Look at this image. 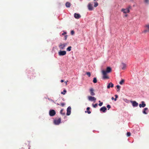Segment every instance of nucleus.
Masks as SVG:
<instances>
[{
  "instance_id": "14",
  "label": "nucleus",
  "mask_w": 149,
  "mask_h": 149,
  "mask_svg": "<svg viewBox=\"0 0 149 149\" xmlns=\"http://www.w3.org/2000/svg\"><path fill=\"white\" fill-rule=\"evenodd\" d=\"M131 102L132 103V105L133 107H135L138 106V104L136 101H132Z\"/></svg>"
},
{
  "instance_id": "45",
  "label": "nucleus",
  "mask_w": 149,
  "mask_h": 149,
  "mask_svg": "<svg viewBox=\"0 0 149 149\" xmlns=\"http://www.w3.org/2000/svg\"><path fill=\"white\" fill-rule=\"evenodd\" d=\"M127 15H125V17H127Z\"/></svg>"
},
{
  "instance_id": "15",
  "label": "nucleus",
  "mask_w": 149,
  "mask_h": 149,
  "mask_svg": "<svg viewBox=\"0 0 149 149\" xmlns=\"http://www.w3.org/2000/svg\"><path fill=\"white\" fill-rule=\"evenodd\" d=\"M111 69L110 67H107V68L106 70H105L106 72L109 73L111 71Z\"/></svg>"
},
{
  "instance_id": "28",
  "label": "nucleus",
  "mask_w": 149,
  "mask_h": 149,
  "mask_svg": "<svg viewBox=\"0 0 149 149\" xmlns=\"http://www.w3.org/2000/svg\"><path fill=\"white\" fill-rule=\"evenodd\" d=\"M86 74L88 75L89 77H90L91 76V73L89 72H86Z\"/></svg>"
},
{
  "instance_id": "35",
  "label": "nucleus",
  "mask_w": 149,
  "mask_h": 149,
  "mask_svg": "<svg viewBox=\"0 0 149 149\" xmlns=\"http://www.w3.org/2000/svg\"><path fill=\"white\" fill-rule=\"evenodd\" d=\"M102 104H103V102H101V103H100L98 104V105H99L100 106H102Z\"/></svg>"
},
{
  "instance_id": "21",
  "label": "nucleus",
  "mask_w": 149,
  "mask_h": 149,
  "mask_svg": "<svg viewBox=\"0 0 149 149\" xmlns=\"http://www.w3.org/2000/svg\"><path fill=\"white\" fill-rule=\"evenodd\" d=\"M72 47L71 46L69 47L67 49V50L68 51H70L71 50Z\"/></svg>"
},
{
  "instance_id": "37",
  "label": "nucleus",
  "mask_w": 149,
  "mask_h": 149,
  "mask_svg": "<svg viewBox=\"0 0 149 149\" xmlns=\"http://www.w3.org/2000/svg\"><path fill=\"white\" fill-rule=\"evenodd\" d=\"M67 37H68V36L67 35H65V38H64V39L65 40H66L67 38Z\"/></svg>"
},
{
  "instance_id": "47",
  "label": "nucleus",
  "mask_w": 149,
  "mask_h": 149,
  "mask_svg": "<svg viewBox=\"0 0 149 149\" xmlns=\"http://www.w3.org/2000/svg\"><path fill=\"white\" fill-rule=\"evenodd\" d=\"M29 149H30V148H29Z\"/></svg>"
},
{
  "instance_id": "32",
  "label": "nucleus",
  "mask_w": 149,
  "mask_h": 149,
  "mask_svg": "<svg viewBox=\"0 0 149 149\" xmlns=\"http://www.w3.org/2000/svg\"><path fill=\"white\" fill-rule=\"evenodd\" d=\"M111 106L110 105H108L107 106V107L108 108V109H109L111 108Z\"/></svg>"
},
{
  "instance_id": "11",
  "label": "nucleus",
  "mask_w": 149,
  "mask_h": 149,
  "mask_svg": "<svg viewBox=\"0 0 149 149\" xmlns=\"http://www.w3.org/2000/svg\"><path fill=\"white\" fill-rule=\"evenodd\" d=\"M88 8L90 10H92L93 9V7L91 3H89L88 6Z\"/></svg>"
},
{
  "instance_id": "16",
  "label": "nucleus",
  "mask_w": 149,
  "mask_h": 149,
  "mask_svg": "<svg viewBox=\"0 0 149 149\" xmlns=\"http://www.w3.org/2000/svg\"><path fill=\"white\" fill-rule=\"evenodd\" d=\"M107 109L105 107H103L100 108V111H102L103 112H104Z\"/></svg>"
},
{
  "instance_id": "7",
  "label": "nucleus",
  "mask_w": 149,
  "mask_h": 149,
  "mask_svg": "<svg viewBox=\"0 0 149 149\" xmlns=\"http://www.w3.org/2000/svg\"><path fill=\"white\" fill-rule=\"evenodd\" d=\"M71 108L70 107H69L67 109V115L68 116H69L70 115L71 113Z\"/></svg>"
},
{
  "instance_id": "29",
  "label": "nucleus",
  "mask_w": 149,
  "mask_h": 149,
  "mask_svg": "<svg viewBox=\"0 0 149 149\" xmlns=\"http://www.w3.org/2000/svg\"><path fill=\"white\" fill-rule=\"evenodd\" d=\"M131 135V134L130 132H127V136H129Z\"/></svg>"
},
{
  "instance_id": "22",
  "label": "nucleus",
  "mask_w": 149,
  "mask_h": 149,
  "mask_svg": "<svg viewBox=\"0 0 149 149\" xmlns=\"http://www.w3.org/2000/svg\"><path fill=\"white\" fill-rule=\"evenodd\" d=\"M125 81L124 79H122L121 80L119 84L120 85H122L124 83Z\"/></svg>"
},
{
  "instance_id": "42",
  "label": "nucleus",
  "mask_w": 149,
  "mask_h": 149,
  "mask_svg": "<svg viewBox=\"0 0 149 149\" xmlns=\"http://www.w3.org/2000/svg\"><path fill=\"white\" fill-rule=\"evenodd\" d=\"M148 31L147 30H145L144 31V32H147V31Z\"/></svg>"
},
{
  "instance_id": "10",
  "label": "nucleus",
  "mask_w": 149,
  "mask_h": 149,
  "mask_svg": "<svg viewBox=\"0 0 149 149\" xmlns=\"http://www.w3.org/2000/svg\"><path fill=\"white\" fill-rule=\"evenodd\" d=\"M74 17L76 19H79L80 18L81 16L80 14L78 13H75L74 14Z\"/></svg>"
},
{
  "instance_id": "1",
  "label": "nucleus",
  "mask_w": 149,
  "mask_h": 149,
  "mask_svg": "<svg viewBox=\"0 0 149 149\" xmlns=\"http://www.w3.org/2000/svg\"><path fill=\"white\" fill-rule=\"evenodd\" d=\"M102 72L103 75V78L104 79H109V77L107 75V73H108L106 72L104 70H102Z\"/></svg>"
},
{
  "instance_id": "31",
  "label": "nucleus",
  "mask_w": 149,
  "mask_h": 149,
  "mask_svg": "<svg viewBox=\"0 0 149 149\" xmlns=\"http://www.w3.org/2000/svg\"><path fill=\"white\" fill-rule=\"evenodd\" d=\"M74 33V32L73 30L71 31V34L72 35H73Z\"/></svg>"
},
{
  "instance_id": "8",
  "label": "nucleus",
  "mask_w": 149,
  "mask_h": 149,
  "mask_svg": "<svg viewBox=\"0 0 149 149\" xmlns=\"http://www.w3.org/2000/svg\"><path fill=\"white\" fill-rule=\"evenodd\" d=\"M88 100L91 101H95L96 100V98L94 97L89 96L88 97Z\"/></svg>"
},
{
  "instance_id": "23",
  "label": "nucleus",
  "mask_w": 149,
  "mask_h": 149,
  "mask_svg": "<svg viewBox=\"0 0 149 149\" xmlns=\"http://www.w3.org/2000/svg\"><path fill=\"white\" fill-rule=\"evenodd\" d=\"M97 79L95 77L93 78V82L94 83H95L97 82Z\"/></svg>"
},
{
  "instance_id": "3",
  "label": "nucleus",
  "mask_w": 149,
  "mask_h": 149,
  "mask_svg": "<svg viewBox=\"0 0 149 149\" xmlns=\"http://www.w3.org/2000/svg\"><path fill=\"white\" fill-rule=\"evenodd\" d=\"M67 45V44L65 43L64 44L61 43L59 45V47L60 49H63L65 48Z\"/></svg>"
},
{
  "instance_id": "6",
  "label": "nucleus",
  "mask_w": 149,
  "mask_h": 149,
  "mask_svg": "<svg viewBox=\"0 0 149 149\" xmlns=\"http://www.w3.org/2000/svg\"><path fill=\"white\" fill-rule=\"evenodd\" d=\"M66 52L65 51H60L58 52V55L60 56H64L66 54Z\"/></svg>"
},
{
  "instance_id": "38",
  "label": "nucleus",
  "mask_w": 149,
  "mask_h": 149,
  "mask_svg": "<svg viewBox=\"0 0 149 149\" xmlns=\"http://www.w3.org/2000/svg\"><path fill=\"white\" fill-rule=\"evenodd\" d=\"M66 33H67L66 32H64V33H62V35H64L65 34H66Z\"/></svg>"
},
{
  "instance_id": "2",
  "label": "nucleus",
  "mask_w": 149,
  "mask_h": 149,
  "mask_svg": "<svg viewBox=\"0 0 149 149\" xmlns=\"http://www.w3.org/2000/svg\"><path fill=\"white\" fill-rule=\"evenodd\" d=\"M61 118H59L58 119L54 120V123L56 125H58L61 123Z\"/></svg>"
},
{
  "instance_id": "20",
  "label": "nucleus",
  "mask_w": 149,
  "mask_h": 149,
  "mask_svg": "<svg viewBox=\"0 0 149 149\" xmlns=\"http://www.w3.org/2000/svg\"><path fill=\"white\" fill-rule=\"evenodd\" d=\"M90 107H88L87 108V113L88 114H90L91 113V111H90L89 110L90 109Z\"/></svg>"
},
{
  "instance_id": "41",
  "label": "nucleus",
  "mask_w": 149,
  "mask_h": 149,
  "mask_svg": "<svg viewBox=\"0 0 149 149\" xmlns=\"http://www.w3.org/2000/svg\"><path fill=\"white\" fill-rule=\"evenodd\" d=\"M61 82L62 83L64 82V80H61Z\"/></svg>"
},
{
  "instance_id": "24",
  "label": "nucleus",
  "mask_w": 149,
  "mask_h": 149,
  "mask_svg": "<svg viewBox=\"0 0 149 149\" xmlns=\"http://www.w3.org/2000/svg\"><path fill=\"white\" fill-rule=\"evenodd\" d=\"M117 88V91L118 92L119 91H120V86L119 85H117L116 86Z\"/></svg>"
},
{
  "instance_id": "46",
  "label": "nucleus",
  "mask_w": 149,
  "mask_h": 149,
  "mask_svg": "<svg viewBox=\"0 0 149 149\" xmlns=\"http://www.w3.org/2000/svg\"><path fill=\"white\" fill-rule=\"evenodd\" d=\"M58 104V105H60V104Z\"/></svg>"
},
{
  "instance_id": "36",
  "label": "nucleus",
  "mask_w": 149,
  "mask_h": 149,
  "mask_svg": "<svg viewBox=\"0 0 149 149\" xmlns=\"http://www.w3.org/2000/svg\"><path fill=\"white\" fill-rule=\"evenodd\" d=\"M145 2L146 3H148L149 0H144Z\"/></svg>"
},
{
  "instance_id": "12",
  "label": "nucleus",
  "mask_w": 149,
  "mask_h": 149,
  "mask_svg": "<svg viewBox=\"0 0 149 149\" xmlns=\"http://www.w3.org/2000/svg\"><path fill=\"white\" fill-rule=\"evenodd\" d=\"M90 94L92 96H94L95 95V93L94 92V90L93 88H91L90 89Z\"/></svg>"
},
{
  "instance_id": "39",
  "label": "nucleus",
  "mask_w": 149,
  "mask_h": 149,
  "mask_svg": "<svg viewBox=\"0 0 149 149\" xmlns=\"http://www.w3.org/2000/svg\"><path fill=\"white\" fill-rule=\"evenodd\" d=\"M68 82V81H65V83L66 85H67V83Z\"/></svg>"
},
{
  "instance_id": "43",
  "label": "nucleus",
  "mask_w": 149,
  "mask_h": 149,
  "mask_svg": "<svg viewBox=\"0 0 149 149\" xmlns=\"http://www.w3.org/2000/svg\"><path fill=\"white\" fill-rule=\"evenodd\" d=\"M111 99L112 100H113L114 99V98L113 97H112V98H111Z\"/></svg>"
},
{
  "instance_id": "17",
  "label": "nucleus",
  "mask_w": 149,
  "mask_h": 149,
  "mask_svg": "<svg viewBox=\"0 0 149 149\" xmlns=\"http://www.w3.org/2000/svg\"><path fill=\"white\" fill-rule=\"evenodd\" d=\"M148 108H145L143 109V112L144 114H147L148 113L147 112H146V111H148Z\"/></svg>"
},
{
  "instance_id": "9",
  "label": "nucleus",
  "mask_w": 149,
  "mask_h": 149,
  "mask_svg": "<svg viewBox=\"0 0 149 149\" xmlns=\"http://www.w3.org/2000/svg\"><path fill=\"white\" fill-rule=\"evenodd\" d=\"M120 66L122 70H124L126 68V65L124 63H122L120 65Z\"/></svg>"
},
{
  "instance_id": "18",
  "label": "nucleus",
  "mask_w": 149,
  "mask_h": 149,
  "mask_svg": "<svg viewBox=\"0 0 149 149\" xmlns=\"http://www.w3.org/2000/svg\"><path fill=\"white\" fill-rule=\"evenodd\" d=\"M141 104H140V108L141 107H145L146 104L144 101H142L141 102Z\"/></svg>"
},
{
  "instance_id": "33",
  "label": "nucleus",
  "mask_w": 149,
  "mask_h": 149,
  "mask_svg": "<svg viewBox=\"0 0 149 149\" xmlns=\"http://www.w3.org/2000/svg\"><path fill=\"white\" fill-rule=\"evenodd\" d=\"M61 105L62 107H64L65 105V104L63 103H62L61 104Z\"/></svg>"
},
{
  "instance_id": "34",
  "label": "nucleus",
  "mask_w": 149,
  "mask_h": 149,
  "mask_svg": "<svg viewBox=\"0 0 149 149\" xmlns=\"http://www.w3.org/2000/svg\"><path fill=\"white\" fill-rule=\"evenodd\" d=\"M146 26L147 27V28H148V29L149 31V24H147V25H146Z\"/></svg>"
},
{
  "instance_id": "27",
  "label": "nucleus",
  "mask_w": 149,
  "mask_h": 149,
  "mask_svg": "<svg viewBox=\"0 0 149 149\" xmlns=\"http://www.w3.org/2000/svg\"><path fill=\"white\" fill-rule=\"evenodd\" d=\"M97 105H98L97 104H93V107L94 108L96 107L97 106Z\"/></svg>"
},
{
  "instance_id": "4",
  "label": "nucleus",
  "mask_w": 149,
  "mask_h": 149,
  "mask_svg": "<svg viewBox=\"0 0 149 149\" xmlns=\"http://www.w3.org/2000/svg\"><path fill=\"white\" fill-rule=\"evenodd\" d=\"M121 11L123 12L124 13H129L130 11V9L129 8H127L126 9L123 8L121 9Z\"/></svg>"
},
{
  "instance_id": "44",
  "label": "nucleus",
  "mask_w": 149,
  "mask_h": 149,
  "mask_svg": "<svg viewBox=\"0 0 149 149\" xmlns=\"http://www.w3.org/2000/svg\"><path fill=\"white\" fill-rule=\"evenodd\" d=\"M114 100H115V101H116V98H115V99L114 98Z\"/></svg>"
},
{
  "instance_id": "26",
  "label": "nucleus",
  "mask_w": 149,
  "mask_h": 149,
  "mask_svg": "<svg viewBox=\"0 0 149 149\" xmlns=\"http://www.w3.org/2000/svg\"><path fill=\"white\" fill-rule=\"evenodd\" d=\"M98 5V3L97 2H95L94 6L95 7H97Z\"/></svg>"
},
{
  "instance_id": "5",
  "label": "nucleus",
  "mask_w": 149,
  "mask_h": 149,
  "mask_svg": "<svg viewBox=\"0 0 149 149\" xmlns=\"http://www.w3.org/2000/svg\"><path fill=\"white\" fill-rule=\"evenodd\" d=\"M56 113L55 111L54 110H51L49 111V114L50 116H54L55 115Z\"/></svg>"
},
{
  "instance_id": "40",
  "label": "nucleus",
  "mask_w": 149,
  "mask_h": 149,
  "mask_svg": "<svg viewBox=\"0 0 149 149\" xmlns=\"http://www.w3.org/2000/svg\"><path fill=\"white\" fill-rule=\"evenodd\" d=\"M115 98H118V95H115Z\"/></svg>"
},
{
  "instance_id": "25",
  "label": "nucleus",
  "mask_w": 149,
  "mask_h": 149,
  "mask_svg": "<svg viewBox=\"0 0 149 149\" xmlns=\"http://www.w3.org/2000/svg\"><path fill=\"white\" fill-rule=\"evenodd\" d=\"M66 91L65 89H64V90L63 92H61V94H63V95H65L66 93Z\"/></svg>"
},
{
  "instance_id": "30",
  "label": "nucleus",
  "mask_w": 149,
  "mask_h": 149,
  "mask_svg": "<svg viewBox=\"0 0 149 149\" xmlns=\"http://www.w3.org/2000/svg\"><path fill=\"white\" fill-rule=\"evenodd\" d=\"M63 109H61V110L60 113H61V114H62L64 115L65 114V113H63Z\"/></svg>"
},
{
  "instance_id": "19",
  "label": "nucleus",
  "mask_w": 149,
  "mask_h": 149,
  "mask_svg": "<svg viewBox=\"0 0 149 149\" xmlns=\"http://www.w3.org/2000/svg\"><path fill=\"white\" fill-rule=\"evenodd\" d=\"M65 6L67 8H69L71 6V4L69 2H67L65 3Z\"/></svg>"
},
{
  "instance_id": "13",
  "label": "nucleus",
  "mask_w": 149,
  "mask_h": 149,
  "mask_svg": "<svg viewBox=\"0 0 149 149\" xmlns=\"http://www.w3.org/2000/svg\"><path fill=\"white\" fill-rule=\"evenodd\" d=\"M113 84L111 82L109 83L107 86V88L108 89L110 87L113 88Z\"/></svg>"
}]
</instances>
